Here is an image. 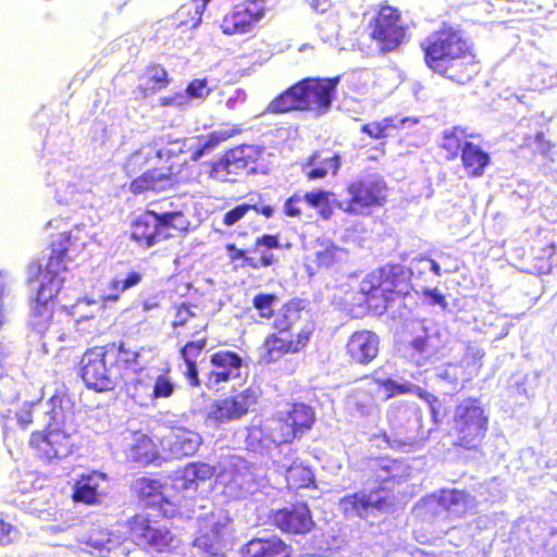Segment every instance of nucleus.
<instances>
[{
	"instance_id": "4468645a",
	"label": "nucleus",
	"mask_w": 557,
	"mask_h": 557,
	"mask_svg": "<svg viewBox=\"0 0 557 557\" xmlns=\"http://www.w3.org/2000/svg\"><path fill=\"white\" fill-rule=\"evenodd\" d=\"M370 37L379 45L383 52L397 49L405 42L406 27L401 24V16L397 9L383 5L370 23Z\"/></svg>"
},
{
	"instance_id": "5701e85b",
	"label": "nucleus",
	"mask_w": 557,
	"mask_h": 557,
	"mask_svg": "<svg viewBox=\"0 0 557 557\" xmlns=\"http://www.w3.org/2000/svg\"><path fill=\"white\" fill-rule=\"evenodd\" d=\"M369 478L377 484L380 492L384 484H400L409 475V466L401 458H392L389 456L370 457L367 463Z\"/></svg>"
},
{
	"instance_id": "ea45409f",
	"label": "nucleus",
	"mask_w": 557,
	"mask_h": 557,
	"mask_svg": "<svg viewBox=\"0 0 557 557\" xmlns=\"http://www.w3.org/2000/svg\"><path fill=\"white\" fill-rule=\"evenodd\" d=\"M277 248H280L278 235L262 234L255 239L252 252L258 255V257H255V260H261L262 257H267L270 260L268 261L269 263L259 265L258 270L262 268H270L276 264L277 259L270 250Z\"/></svg>"
},
{
	"instance_id": "c03bdc74",
	"label": "nucleus",
	"mask_w": 557,
	"mask_h": 557,
	"mask_svg": "<svg viewBox=\"0 0 557 557\" xmlns=\"http://www.w3.org/2000/svg\"><path fill=\"white\" fill-rule=\"evenodd\" d=\"M127 397L139 406H146L151 400V385L141 377L127 379L122 382Z\"/></svg>"
},
{
	"instance_id": "b1692460",
	"label": "nucleus",
	"mask_w": 557,
	"mask_h": 557,
	"mask_svg": "<svg viewBox=\"0 0 557 557\" xmlns=\"http://www.w3.org/2000/svg\"><path fill=\"white\" fill-rule=\"evenodd\" d=\"M341 166L342 154L333 147L318 148L300 163V170L308 181L336 176Z\"/></svg>"
},
{
	"instance_id": "6e6552de",
	"label": "nucleus",
	"mask_w": 557,
	"mask_h": 557,
	"mask_svg": "<svg viewBox=\"0 0 557 557\" xmlns=\"http://www.w3.org/2000/svg\"><path fill=\"white\" fill-rule=\"evenodd\" d=\"M411 271L399 263H386L360 283V294L369 309L385 310L395 294L403 293Z\"/></svg>"
},
{
	"instance_id": "7c9ffc66",
	"label": "nucleus",
	"mask_w": 557,
	"mask_h": 557,
	"mask_svg": "<svg viewBox=\"0 0 557 557\" xmlns=\"http://www.w3.org/2000/svg\"><path fill=\"white\" fill-rule=\"evenodd\" d=\"M382 384L388 391V397H393L395 395H401V394L417 395L420 399L424 400L428 404L433 423L434 424L442 423L443 418L441 414V400L434 394L429 393L425 389H423L422 387L414 385L410 382L399 384V383L388 379V380H385Z\"/></svg>"
},
{
	"instance_id": "2eb2a0df",
	"label": "nucleus",
	"mask_w": 557,
	"mask_h": 557,
	"mask_svg": "<svg viewBox=\"0 0 557 557\" xmlns=\"http://www.w3.org/2000/svg\"><path fill=\"white\" fill-rule=\"evenodd\" d=\"M313 334V327L305 326L297 333L277 331L269 333L262 343V360L265 363L278 361L283 356L305 350Z\"/></svg>"
},
{
	"instance_id": "bf43d9fd",
	"label": "nucleus",
	"mask_w": 557,
	"mask_h": 557,
	"mask_svg": "<svg viewBox=\"0 0 557 557\" xmlns=\"http://www.w3.org/2000/svg\"><path fill=\"white\" fill-rule=\"evenodd\" d=\"M535 143L537 151L542 154H547L554 148V144L546 138L543 132H537L534 136H525L522 147L531 148L532 144Z\"/></svg>"
},
{
	"instance_id": "a19ab883",
	"label": "nucleus",
	"mask_w": 557,
	"mask_h": 557,
	"mask_svg": "<svg viewBox=\"0 0 557 557\" xmlns=\"http://www.w3.org/2000/svg\"><path fill=\"white\" fill-rule=\"evenodd\" d=\"M301 309L295 301L285 302L274 317L272 326L277 331L292 332L293 326L299 321Z\"/></svg>"
},
{
	"instance_id": "4d7b16f0",
	"label": "nucleus",
	"mask_w": 557,
	"mask_h": 557,
	"mask_svg": "<svg viewBox=\"0 0 557 557\" xmlns=\"http://www.w3.org/2000/svg\"><path fill=\"white\" fill-rule=\"evenodd\" d=\"M211 92V88L208 85L207 78H194L190 81L185 89V96L188 97V103L190 99H205Z\"/></svg>"
},
{
	"instance_id": "5fc2aeb1",
	"label": "nucleus",
	"mask_w": 557,
	"mask_h": 557,
	"mask_svg": "<svg viewBox=\"0 0 557 557\" xmlns=\"http://www.w3.org/2000/svg\"><path fill=\"white\" fill-rule=\"evenodd\" d=\"M355 408L361 414H368L370 409L376 406L372 388H358L351 395Z\"/></svg>"
},
{
	"instance_id": "20e7f679",
	"label": "nucleus",
	"mask_w": 557,
	"mask_h": 557,
	"mask_svg": "<svg viewBox=\"0 0 557 557\" xmlns=\"http://www.w3.org/2000/svg\"><path fill=\"white\" fill-rule=\"evenodd\" d=\"M314 420L311 407L295 403L287 410L268 418L264 423L250 428L246 441L252 449L292 444L312 428Z\"/></svg>"
},
{
	"instance_id": "09e8293b",
	"label": "nucleus",
	"mask_w": 557,
	"mask_h": 557,
	"mask_svg": "<svg viewBox=\"0 0 557 557\" xmlns=\"http://www.w3.org/2000/svg\"><path fill=\"white\" fill-rule=\"evenodd\" d=\"M154 154L138 149L132 152L124 162V170L128 176L135 175L154 161Z\"/></svg>"
},
{
	"instance_id": "de8ad7c7",
	"label": "nucleus",
	"mask_w": 557,
	"mask_h": 557,
	"mask_svg": "<svg viewBox=\"0 0 557 557\" xmlns=\"http://www.w3.org/2000/svg\"><path fill=\"white\" fill-rule=\"evenodd\" d=\"M133 458L141 463H150L158 459L159 450L154 442L147 435L137 438L132 447Z\"/></svg>"
},
{
	"instance_id": "37998d69",
	"label": "nucleus",
	"mask_w": 557,
	"mask_h": 557,
	"mask_svg": "<svg viewBox=\"0 0 557 557\" xmlns=\"http://www.w3.org/2000/svg\"><path fill=\"white\" fill-rule=\"evenodd\" d=\"M331 193L324 189H315L306 191L304 196H301L302 201H305L308 207L313 209H319V215L327 221L332 218L334 211L330 203Z\"/></svg>"
},
{
	"instance_id": "49530a36",
	"label": "nucleus",
	"mask_w": 557,
	"mask_h": 557,
	"mask_svg": "<svg viewBox=\"0 0 557 557\" xmlns=\"http://www.w3.org/2000/svg\"><path fill=\"white\" fill-rule=\"evenodd\" d=\"M215 473V468L205 462H190L182 471V478L185 481L184 487L188 488L198 481H207Z\"/></svg>"
},
{
	"instance_id": "7ed1b4c3",
	"label": "nucleus",
	"mask_w": 557,
	"mask_h": 557,
	"mask_svg": "<svg viewBox=\"0 0 557 557\" xmlns=\"http://www.w3.org/2000/svg\"><path fill=\"white\" fill-rule=\"evenodd\" d=\"M47 413L46 428L30 433L29 447L44 461L65 459L77 448L74 405L67 396L54 394L49 399Z\"/></svg>"
},
{
	"instance_id": "c756f323",
	"label": "nucleus",
	"mask_w": 557,
	"mask_h": 557,
	"mask_svg": "<svg viewBox=\"0 0 557 557\" xmlns=\"http://www.w3.org/2000/svg\"><path fill=\"white\" fill-rule=\"evenodd\" d=\"M290 546L281 537H256L244 545L240 557H290Z\"/></svg>"
},
{
	"instance_id": "4be33fe9",
	"label": "nucleus",
	"mask_w": 557,
	"mask_h": 557,
	"mask_svg": "<svg viewBox=\"0 0 557 557\" xmlns=\"http://www.w3.org/2000/svg\"><path fill=\"white\" fill-rule=\"evenodd\" d=\"M190 338L178 349V357L185 364L183 375L191 387H199L201 381L197 366V359L205 351L209 337L208 325H197L195 333H190Z\"/></svg>"
},
{
	"instance_id": "f03ea898",
	"label": "nucleus",
	"mask_w": 557,
	"mask_h": 557,
	"mask_svg": "<svg viewBox=\"0 0 557 557\" xmlns=\"http://www.w3.org/2000/svg\"><path fill=\"white\" fill-rule=\"evenodd\" d=\"M425 66L442 77L459 84L472 81L479 73V59L473 45L451 25L429 34L421 42Z\"/></svg>"
},
{
	"instance_id": "79ce46f5",
	"label": "nucleus",
	"mask_w": 557,
	"mask_h": 557,
	"mask_svg": "<svg viewBox=\"0 0 557 557\" xmlns=\"http://www.w3.org/2000/svg\"><path fill=\"white\" fill-rule=\"evenodd\" d=\"M225 250L227 251L230 262L235 264L236 268L258 270L259 265L267 264L270 261L267 257H262L261 260H255V256H251L249 250L238 248L233 243L226 244Z\"/></svg>"
},
{
	"instance_id": "f3484780",
	"label": "nucleus",
	"mask_w": 557,
	"mask_h": 557,
	"mask_svg": "<svg viewBox=\"0 0 557 557\" xmlns=\"http://www.w3.org/2000/svg\"><path fill=\"white\" fill-rule=\"evenodd\" d=\"M265 15L263 0H245L235 4L221 21V32L227 36L251 33Z\"/></svg>"
},
{
	"instance_id": "6ab92c4d",
	"label": "nucleus",
	"mask_w": 557,
	"mask_h": 557,
	"mask_svg": "<svg viewBox=\"0 0 557 557\" xmlns=\"http://www.w3.org/2000/svg\"><path fill=\"white\" fill-rule=\"evenodd\" d=\"M339 507L345 517L368 519L370 515L388 512L394 507V497L380 494V488L369 493L355 492L339 499Z\"/></svg>"
},
{
	"instance_id": "412c9836",
	"label": "nucleus",
	"mask_w": 557,
	"mask_h": 557,
	"mask_svg": "<svg viewBox=\"0 0 557 557\" xmlns=\"http://www.w3.org/2000/svg\"><path fill=\"white\" fill-rule=\"evenodd\" d=\"M271 523L284 533L307 534L314 527L311 511L307 504L296 503L272 511Z\"/></svg>"
},
{
	"instance_id": "69168bd1",
	"label": "nucleus",
	"mask_w": 557,
	"mask_h": 557,
	"mask_svg": "<svg viewBox=\"0 0 557 557\" xmlns=\"http://www.w3.org/2000/svg\"><path fill=\"white\" fill-rule=\"evenodd\" d=\"M424 295L431 299L432 304L441 306L443 309L447 307L446 298L443 294L438 293L437 289H428Z\"/></svg>"
},
{
	"instance_id": "f8f14e48",
	"label": "nucleus",
	"mask_w": 557,
	"mask_h": 557,
	"mask_svg": "<svg viewBox=\"0 0 557 557\" xmlns=\"http://www.w3.org/2000/svg\"><path fill=\"white\" fill-rule=\"evenodd\" d=\"M164 147L154 153V161L129 183L134 195L147 191H163L172 187L182 175V162L163 154Z\"/></svg>"
},
{
	"instance_id": "a18cd8bd",
	"label": "nucleus",
	"mask_w": 557,
	"mask_h": 557,
	"mask_svg": "<svg viewBox=\"0 0 557 557\" xmlns=\"http://www.w3.org/2000/svg\"><path fill=\"white\" fill-rule=\"evenodd\" d=\"M287 485L292 488L309 487L314 482V476L309 467L294 462L285 470Z\"/></svg>"
},
{
	"instance_id": "2f4dec72",
	"label": "nucleus",
	"mask_w": 557,
	"mask_h": 557,
	"mask_svg": "<svg viewBox=\"0 0 557 557\" xmlns=\"http://www.w3.org/2000/svg\"><path fill=\"white\" fill-rule=\"evenodd\" d=\"M104 479L106 475L98 471H90L88 473L81 474L73 484V502L85 505H95L99 503V482Z\"/></svg>"
},
{
	"instance_id": "8fccbe9b",
	"label": "nucleus",
	"mask_w": 557,
	"mask_h": 557,
	"mask_svg": "<svg viewBox=\"0 0 557 557\" xmlns=\"http://www.w3.org/2000/svg\"><path fill=\"white\" fill-rule=\"evenodd\" d=\"M152 529L151 520L144 513H136L128 521L129 534L137 540L140 545H143Z\"/></svg>"
},
{
	"instance_id": "473e14b6",
	"label": "nucleus",
	"mask_w": 557,
	"mask_h": 557,
	"mask_svg": "<svg viewBox=\"0 0 557 557\" xmlns=\"http://www.w3.org/2000/svg\"><path fill=\"white\" fill-rule=\"evenodd\" d=\"M166 483L158 478L140 476L132 484V491L147 506H161L168 503L164 495Z\"/></svg>"
},
{
	"instance_id": "864d4df0",
	"label": "nucleus",
	"mask_w": 557,
	"mask_h": 557,
	"mask_svg": "<svg viewBox=\"0 0 557 557\" xmlns=\"http://www.w3.org/2000/svg\"><path fill=\"white\" fill-rule=\"evenodd\" d=\"M172 542L171 533L168 530L154 528L144 541L143 546L154 549L157 552L165 550Z\"/></svg>"
},
{
	"instance_id": "f704fd0d",
	"label": "nucleus",
	"mask_w": 557,
	"mask_h": 557,
	"mask_svg": "<svg viewBox=\"0 0 557 557\" xmlns=\"http://www.w3.org/2000/svg\"><path fill=\"white\" fill-rule=\"evenodd\" d=\"M471 137L472 135L468 134L466 128L461 126H453L443 131L440 148L445 153V159L447 161H454L460 157L466 146L472 143L469 140Z\"/></svg>"
},
{
	"instance_id": "4c0bfd02",
	"label": "nucleus",
	"mask_w": 557,
	"mask_h": 557,
	"mask_svg": "<svg viewBox=\"0 0 557 557\" xmlns=\"http://www.w3.org/2000/svg\"><path fill=\"white\" fill-rule=\"evenodd\" d=\"M194 546L199 548L206 557L224 556L223 536L215 527L201 532L195 539Z\"/></svg>"
},
{
	"instance_id": "f257e3e1",
	"label": "nucleus",
	"mask_w": 557,
	"mask_h": 557,
	"mask_svg": "<svg viewBox=\"0 0 557 557\" xmlns=\"http://www.w3.org/2000/svg\"><path fill=\"white\" fill-rule=\"evenodd\" d=\"M78 237L64 231L57 234L49 243V256L42 265L38 260L27 265V281L39 283L36 294L29 299L27 324L37 335H45L52 331L59 341L66 338V333L55 321L54 314L58 297L65 282L67 272L66 262L72 259L71 253L77 251Z\"/></svg>"
},
{
	"instance_id": "aec40b11",
	"label": "nucleus",
	"mask_w": 557,
	"mask_h": 557,
	"mask_svg": "<svg viewBox=\"0 0 557 557\" xmlns=\"http://www.w3.org/2000/svg\"><path fill=\"white\" fill-rule=\"evenodd\" d=\"M257 403L258 394L253 388L247 387L237 394L214 400L207 418L215 426H221L242 419Z\"/></svg>"
},
{
	"instance_id": "c9c22d12",
	"label": "nucleus",
	"mask_w": 557,
	"mask_h": 557,
	"mask_svg": "<svg viewBox=\"0 0 557 557\" xmlns=\"http://www.w3.org/2000/svg\"><path fill=\"white\" fill-rule=\"evenodd\" d=\"M143 277L144 274L138 270H131L124 276L113 277L102 295L103 301H117L123 293L139 285Z\"/></svg>"
},
{
	"instance_id": "39448f33",
	"label": "nucleus",
	"mask_w": 557,
	"mask_h": 557,
	"mask_svg": "<svg viewBox=\"0 0 557 557\" xmlns=\"http://www.w3.org/2000/svg\"><path fill=\"white\" fill-rule=\"evenodd\" d=\"M338 82V77H305L275 96L267 110L275 114L293 111L324 114L335 99Z\"/></svg>"
},
{
	"instance_id": "423d86ee",
	"label": "nucleus",
	"mask_w": 557,
	"mask_h": 557,
	"mask_svg": "<svg viewBox=\"0 0 557 557\" xmlns=\"http://www.w3.org/2000/svg\"><path fill=\"white\" fill-rule=\"evenodd\" d=\"M447 436L456 450L479 453L490 430V414L478 397H466L453 410Z\"/></svg>"
},
{
	"instance_id": "603ef678",
	"label": "nucleus",
	"mask_w": 557,
	"mask_h": 557,
	"mask_svg": "<svg viewBox=\"0 0 557 557\" xmlns=\"http://www.w3.org/2000/svg\"><path fill=\"white\" fill-rule=\"evenodd\" d=\"M398 127L393 117H385L382 121H374L361 126V132L373 139H383L389 135V132Z\"/></svg>"
},
{
	"instance_id": "0eeeda50",
	"label": "nucleus",
	"mask_w": 557,
	"mask_h": 557,
	"mask_svg": "<svg viewBox=\"0 0 557 557\" xmlns=\"http://www.w3.org/2000/svg\"><path fill=\"white\" fill-rule=\"evenodd\" d=\"M190 222L182 211L158 213L146 210L132 223L131 240L148 249L189 230Z\"/></svg>"
},
{
	"instance_id": "bb28decb",
	"label": "nucleus",
	"mask_w": 557,
	"mask_h": 557,
	"mask_svg": "<svg viewBox=\"0 0 557 557\" xmlns=\"http://www.w3.org/2000/svg\"><path fill=\"white\" fill-rule=\"evenodd\" d=\"M210 363L208 386H215L239 377L243 358L232 350H219L210 356Z\"/></svg>"
},
{
	"instance_id": "13d9d810",
	"label": "nucleus",
	"mask_w": 557,
	"mask_h": 557,
	"mask_svg": "<svg viewBox=\"0 0 557 557\" xmlns=\"http://www.w3.org/2000/svg\"><path fill=\"white\" fill-rule=\"evenodd\" d=\"M251 211L250 203H239L224 212L223 225L231 227L240 222Z\"/></svg>"
},
{
	"instance_id": "a878e982",
	"label": "nucleus",
	"mask_w": 557,
	"mask_h": 557,
	"mask_svg": "<svg viewBox=\"0 0 557 557\" xmlns=\"http://www.w3.org/2000/svg\"><path fill=\"white\" fill-rule=\"evenodd\" d=\"M109 366L117 384L129 379L132 374H139L143 367L139 362L140 352L125 346L124 342H110L106 344Z\"/></svg>"
},
{
	"instance_id": "c85d7f7f",
	"label": "nucleus",
	"mask_w": 557,
	"mask_h": 557,
	"mask_svg": "<svg viewBox=\"0 0 557 557\" xmlns=\"http://www.w3.org/2000/svg\"><path fill=\"white\" fill-rule=\"evenodd\" d=\"M197 305L181 301L170 307L171 321L170 325L176 337L188 336L195 333L197 325H208L197 312Z\"/></svg>"
},
{
	"instance_id": "cd10ccee",
	"label": "nucleus",
	"mask_w": 557,
	"mask_h": 557,
	"mask_svg": "<svg viewBox=\"0 0 557 557\" xmlns=\"http://www.w3.org/2000/svg\"><path fill=\"white\" fill-rule=\"evenodd\" d=\"M138 84L134 89L136 99L144 100L149 96L156 95L166 89L172 78L164 65L151 62L144 67L137 76Z\"/></svg>"
},
{
	"instance_id": "e2e57ef3",
	"label": "nucleus",
	"mask_w": 557,
	"mask_h": 557,
	"mask_svg": "<svg viewBox=\"0 0 557 557\" xmlns=\"http://www.w3.org/2000/svg\"><path fill=\"white\" fill-rule=\"evenodd\" d=\"M18 535L16 527L0 518V545H11Z\"/></svg>"
},
{
	"instance_id": "9d476101",
	"label": "nucleus",
	"mask_w": 557,
	"mask_h": 557,
	"mask_svg": "<svg viewBox=\"0 0 557 557\" xmlns=\"http://www.w3.org/2000/svg\"><path fill=\"white\" fill-rule=\"evenodd\" d=\"M242 128L237 125L232 127L215 129L208 134L197 135L189 143L187 139H174L170 140L164 146L163 154L174 160L182 162V172L187 164L186 154L189 156L191 161H198L203 156L212 153L222 143L230 138L238 135Z\"/></svg>"
},
{
	"instance_id": "052dcab7",
	"label": "nucleus",
	"mask_w": 557,
	"mask_h": 557,
	"mask_svg": "<svg viewBox=\"0 0 557 557\" xmlns=\"http://www.w3.org/2000/svg\"><path fill=\"white\" fill-rule=\"evenodd\" d=\"M301 196L298 193L293 194L289 196L283 206V213L287 218L293 219H301L302 216V208H301Z\"/></svg>"
},
{
	"instance_id": "dca6fc26",
	"label": "nucleus",
	"mask_w": 557,
	"mask_h": 557,
	"mask_svg": "<svg viewBox=\"0 0 557 557\" xmlns=\"http://www.w3.org/2000/svg\"><path fill=\"white\" fill-rule=\"evenodd\" d=\"M387 187L382 178H359L347 186L349 199L344 211L351 215L362 214L371 208L382 207L386 202Z\"/></svg>"
},
{
	"instance_id": "774afa93",
	"label": "nucleus",
	"mask_w": 557,
	"mask_h": 557,
	"mask_svg": "<svg viewBox=\"0 0 557 557\" xmlns=\"http://www.w3.org/2000/svg\"><path fill=\"white\" fill-rule=\"evenodd\" d=\"M16 418L20 425L23 428H26L33 423V418L29 410H22L21 412L16 413Z\"/></svg>"
},
{
	"instance_id": "ddd939ff",
	"label": "nucleus",
	"mask_w": 557,
	"mask_h": 557,
	"mask_svg": "<svg viewBox=\"0 0 557 557\" xmlns=\"http://www.w3.org/2000/svg\"><path fill=\"white\" fill-rule=\"evenodd\" d=\"M78 367V374L87 389L109 393L116 388L117 377L110 370L106 344L85 350Z\"/></svg>"
},
{
	"instance_id": "1a4fd4ad",
	"label": "nucleus",
	"mask_w": 557,
	"mask_h": 557,
	"mask_svg": "<svg viewBox=\"0 0 557 557\" xmlns=\"http://www.w3.org/2000/svg\"><path fill=\"white\" fill-rule=\"evenodd\" d=\"M262 149L256 145H239L225 151L218 160L209 162V178L235 183L244 174L256 172Z\"/></svg>"
},
{
	"instance_id": "6e6d98bb",
	"label": "nucleus",
	"mask_w": 557,
	"mask_h": 557,
	"mask_svg": "<svg viewBox=\"0 0 557 557\" xmlns=\"http://www.w3.org/2000/svg\"><path fill=\"white\" fill-rule=\"evenodd\" d=\"M175 391L172 379L165 374H159L151 386V400L170 398Z\"/></svg>"
},
{
	"instance_id": "9b49d317",
	"label": "nucleus",
	"mask_w": 557,
	"mask_h": 557,
	"mask_svg": "<svg viewBox=\"0 0 557 557\" xmlns=\"http://www.w3.org/2000/svg\"><path fill=\"white\" fill-rule=\"evenodd\" d=\"M242 128L237 125L232 127L215 129L208 134L197 135L189 143L187 139H174L170 140L164 146L163 154L174 160L182 162V172L187 164L186 154L189 156L191 161H198L203 156L212 153L222 143L230 138L238 135Z\"/></svg>"
},
{
	"instance_id": "72a5a7b5",
	"label": "nucleus",
	"mask_w": 557,
	"mask_h": 557,
	"mask_svg": "<svg viewBox=\"0 0 557 557\" xmlns=\"http://www.w3.org/2000/svg\"><path fill=\"white\" fill-rule=\"evenodd\" d=\"M459 158L468 178H479L483 176L486 168L491 164L488 152L474 143L466 146L463 153Z\"/></svg>"
},
{
	"instance_id": "338daca9",
	"label": "nucleus",
	"mask_w": 557,
	"mask_h": 557,
	"mask_svg": "<svg viewBox=\"0 0 557 557\" xmlns=\"http://www.w3.org/2000/svg\"><path fill=\"white\" fill-rule=\"evenodd\" d=\"M250 207H251V211H255L257 214H260L265 219H271L275 213V209L271 205H262V206L250 205Z\"/></svg>"
},
{
	"instance_id": "a211bd4d",
	"label": "nucleus",
	"mask_w": 557,
	"mask_h": 557,
	"mask_svg": "<svg viewBox=\"0 0 557 557\" xmlns=\"http://www.w3.org/2000/svg\"><path fill=\"white\" fill-rule=\"evenodd\" d=\"M348 261V250L335 244L330 238H318L313 242L312 255L306 264L307 273L338 274L344 271Z\"/></svg>"
},
{
	"instance_id": "680f3d73",
	"label": "nucleus",
	"mask_w": 557,
	"mask_h": 557,
	"mask_svg": "<svg viewBox=\"0 0 557 557\" xmlns=\"http://www.w3.org/2000/svg\"><path fill=\"white\" fill-rule=\"evenodd\" d=\"M442 499L448 507L458 506L469 502V494L466 491L451 488L443 492Z\"/></svg>"
},
{
	"instance_id": "0e129e2a",
	"label": "nucleus",
	"mask_w": 557,
	"mask_h": 557,
	"mask_svg": "<svg viewBox=\"0 0 557 557\" xmlns=\"http://www.w3.org/2000/svg\"><path fill=\"white\" fill-rule=\"evenodd\" d=\"M159 104L161 107H177L183 108L188 106V97H186L182 92H175L171 96L161 97L159 99Z\"/></svg>"
},
{
	"instance_id": "e433bc0d",
	"label": "nucleus",
	"mask_w": 557,
	"mask_h": 557,
	"mask_svg": "<svg viewBox=\"0 0 557 557\" xmlns=\"http://www.w3.org/2000/svg\"><path fill=\"white\" fill-rule=\"evenodd\" d=\"M110 542L111 532L100 524H91L87 532L78 539L81 548L89 554H101L108 549Z\"/></svg>"
},
{
	"instance_id": "3c124183",
	"label": "nucleus",
	"mask_w": 557,
	"mask_h": 557,
	"mask_svg": "<svg viewBox=\"0 0 557 557\" xmlns=\"http://www.w3.org/2000/svg\"><path fill=\"white\" fill-rule=\"evenodd\" d=\"M278 297L271 293H258L251 300L252 307L257 310L260 318L270 320L274 318V305Z\"/></svg>"
},
{
	"instance_id": "393cba45",
	"label": "nucleus",
	"mask_w": 557,
	"mask_h": 557,
	"mask_svg": "<svg viewBox=\"0 0 557 557\" xmlns=\"http://www.w3.org/2000/svg\"><path fill=\"white\" fill-rule=\"evenodd\" d=\"M380 337L370 330H358L347 338L345 354L350 364L368 366L379 355Z\"/></svg>"
},
{
	"instance_id": "58836bf2",
	"label": "nucleus",
	"mask_w": 557,
	"mask_h": 557,
	"mask_svg": "<svg viewBox=\"0 0 557 557\" xmlns=\"http://www.w3.org/2000/svg\"><path fill=\"white\" fill-rule=\"evenodd\" d=\"M211 5L209 0H189L177 11L180 24L188 28H196L201 23L205 9Z\"/></svg>"
}]
</instances>
